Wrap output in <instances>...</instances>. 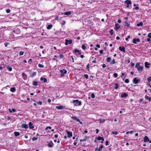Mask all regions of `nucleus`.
<instances>
[{"label":"nucleus","instance_id":"obj_1","mask_svg":"<svg viewBox=\"0 0 151 151\" xmlns=\"http://www.w3.org/2000/svg\"><path fill=\"white\" fill-rule=\"evenodd\" d=\"M73 102L74 103V105L75 106H80L81 104V102L79 101L78 100H74L73 101Z\"/></svg>","mask_w":151,"mask_h":151},{"label":"nucleus","instance_id":"obj_2","mask_svg":"<svg viewBox=\"0 0 151 151\" xmlns=\"http://www.w3.org/2000/svg\"><path fill=\"white\" fill-rule=\"evenodd\" d=\"M60 72L61 73V76L63 77L64 76V74L66 73L67 70L65 69L60 70Z\"/></svg>","mask_w":151,"mask_h":151},{"label":"nucleus","instance_id":"obj_3","mask_svg":"<svg viewBox=\"0 0 151 151\" xmlns=\"http://www.w3.org/2000/svg\"><path fill=\"white\" fill-rule=\"evenodd\" d=\"M65 45H68V44H71L72 43V42L71 40H68L67 39L65 40Z\"/></svg>","mask_w":151,"mask_h":151},{"label":"nucleus","instance_id":"obj_4","mask_svg":"<svg viewBox=\"0 0 151 151\" xmlns=\"http://www.w3.org/2000/svg\"><path fill=\"white\" fill-rule=\"evenodd\" d=\"M66 131L67 132L68 137H70L72 136V132H69L67 130H66Z\"/></svg>","mask_w":151,"mask_h":151},{"label":"nucleus","instance_id":"obj_5","mask_svg":"<svg viewBox=\"0 0 151 151\" xmlns=\"http://www.w3.org/2000/svg\"><path fill=\"white\" fill-rule=\"evenodd\" d=\"M119 49L121 51H123L124 52H125V47H119Z\"/></svg>","mask_w":151,"mask_h":151},{"label":"nucleus","instance_id":"obj_6","mask_svg":"<svg viewBox=\"0 0 151 151\" xmlns=\"http://www.w3.org/2000/svg\"><path fill=\"white\" fill-rule=\"evenodd\" d=\"M140 41V40L139 38H137L136 39L134 38L133 40V42L134 44H135L137 42H139Z\"/></svg>","mask_w":151,"mask_h":151},{"label":"nucleus","instance_id":"obj_7","mask_svg":"<svg viewBox=\"0 0 151 151\" xmlns=\"http://www.w3.org/2000/svg\"><path fill=\"white\" fill-rule=\"evenodd\" d=\"M139 80L137 79L136 78H134L133 80V83L135 84H137L138 83Z\"/></svg>","mask_w":151,"mask_h":151},{"label":"nucleus","instance_id":"obj_8","mask_svg":"<svg viewBox=\"0 0 151 151\" xmlns=\"http://www.w3.org/2000/svg\"><path fill=\"white\" fill-rule=\"evenodd\" d=\"M149 141V139L147 136H145L144 138V142H148Z\"/></svg>","mask_w":151,"mask_h":151},{"label":"nucleus","instance_id":"obj_9","mask_svg":"<svg viewBox=\"0 0 151 151\" xmlns=\"http://www.w3.org/2000/svg\"><path fill=\"white\" fill-rule=\"evenodd\" d=\"M115 29L116 30L118 29L120 27L119 24L118 23H116L115 25Z\"/></svg>","mask_w":151,"mask_h":151},{"label":"nucleus","instance_id":"obj_10","mask_svg":"<svg viewBox=\"0 0 151 151\" xmlns=\"http://www.w3.org/2000/svg\"><path fill=\"white\" fill-rule=\"evenodd\" d=\"M22 128H24L26 129H27L28 128V125L25 124H23L22 125Z\"/></svg>","mask_w":151,"mask_h":151},{"label":"nucleus","instance_id":"obj_11","mask_svg":"<svg viewBox=\"0 0 151 151\" xmlns=\"http://www.w3.org/2000/svg\"><path fill=\"white\" fill-rule=\"evenodd\" d=\"M33 124L31 122H30L29 123V128L30 129H32L34 128V127L32 125Z\"/></svg>","mask_w":151,"mask_h":151},{"label":"nucleus","instance_id":"obj_12","mask_svg":"<svg viewBox=\"0 0 151 151\" xmlns=\"http://www.w3.org/2000/svg\"><path fill=\"white\" fill-rule=\"evenodd\" d=\"M103 146L101 145L100 147L99 148H97L95 149V151H101L102 148H103Z\"/></svg>","mask_w":151,"mask_h":151},{"label":"nucleus","instance_id":"obj_13","mask_svg":"<svg viewBox=\"0 0 151 151\" xmlns=\"http://www.w3.org/2000/svg\"><path fill=\"white\" fill-rule=\"evenodd\" d=\"M40 80L41 81H43V82L45 83L47 82V80L46 78H43L42 77H41L40 78Z\"/></svg>","mask_w":151,"mask_h":151},{"label":"nucleus","instance_id":"obj_14","mask_svg":"<svg viewBox=\"0 0 151 151\" xmlns=\"http://www.w3.org/2000/svg\"><path fill=\"white\" fill-rule=\"evenodd\" d=\"M71 118L74 120H76L77 121H79V119L76 116H74L71 117Z\"/></svg>","mask_w":151,"mask_h":151},{"label":"nucleus","instance_id":"obj_15","mask_svg":"<svg viewBox=\"0 0 151 151\" xmlns=\"http://www.w3.org/2000/svg\"><path fill=\"white\" fill-rule=\"evenodd\" d=\"M143 68V66H140L137 69V70L139 71H142Z\"/></svg>","mask_w":151,"mask_h":151},{"label":"nucleus","instance_id":"obj_16","mask_svg":"<svg viewBox=\"0 0 151 151\" xmlns=\"http://www.w3.org/2000/svg\"><path fill=\"white\" fill-rule=\"evenodd\" d=\"M54 144L52 141H51L48 144V145L50 147H52L53 146Z\"/></svg>","mask_w":151,"mask_h":151},{"label":"nucleus","instance_id":"obj_17","mask_svg":"<svg viewBox=\"0 0 151 151\" xmlns=\"http://www.w3.org/2000/svg\"><path fill=\"white\" fill-rule=\"evenodd\" d=\"M10 91L12 92H14L16 91V88L14 87H12L10 89Z\"/></svg>","mask_w":151,"mask_h":151},{"label":"nucleus","instance_id":"obj_18","mask_svg":"<svg viewBox=\"0 0 151 151\" xmlns=\"http://www.w3.org/2000/svg\"><path fill=\"white\" fill-rule=\"evenodd\" d=\"M128 94L126 93H124L123 94H122L121 95V97L122 98H124V97H127L128 96Z\"/></svg>","mask_w":151,"mask_h":151},{"label":"nucleus","instance_id":"obj_19","mask_svg":"<svg viewBox=\"0 0 151 151\" xmlns=\"http://www.w3.org/2000/svg\"><path fill=\"white\" fill-rule=\"evenodd\" d=\"M125 2L128 5H129V4H131L132 3L130 1L128 0L125 1Z\"/></svg>","mask_w":151,"mask_h":151},{"label":"nucleus","instance_id":"obj_20","mask_svg":"<svg viewBox=\"0 0 151 151\" xmlns=\"http://www.w3.org/2000/svg\"><path fill=\"white\" fill-rule=\"evenodd\" d=\"M150 65V64L148 63L147 62H145V66L147 68H149L150 66H149Z\"/></svg>","mask_w":151,"mask_h":151},{"label":"nucleus","instance_id":"obj_21","mask_svg":"<svg viewBox=\"0 0 151 151\" xmlns=\"http://www.w3.org/2000/svg\"><path fill=\"white\" fill-rule=\"evenodd\" d=\"M14 134L15 136H18L20 135L19 133L17 132H14Z\"/></svg>","mask_w":151,"mask_h":151},{"label":"nucleus","instance_id":"obj_22","mask_svg":"<svg viewBox=\"0 0 151 151\" xmlns=\"http://www.w3.org/2000/svg\"><path fill=\"white\" fill-rule=\"evenodd\" d=\"M64 108V107L62 106H56V108L57 109H61Z\"/></svg>","mask_w":151,"mask_h":151},{"label":"nucleus","instance_id":"obj_23","mask_svg":"<svg viewBox=\"0 0 151 151\" xmlns=\"http://www.w3.org/2000/svg\"><path fill=\"white\" fill-rule=\"evenodd\" d=\"M36 72H33L30 75V76L31 77H33L36 76Z\"/></svg>","mask_w":151,"mask_h":151},{"label":"nucleus","instance_id":"obj_24","mask_svg":"<svg viewBox=\"0 0 151 151\" xmlns=\"http://www.w3.org/2000/svg\"><path fill=\"white\" fill-rule=\"evenodd\" d=\"M64 14L65 15H70L71 14L70 11H68L64 13Z\"/></svg>","mask_w":151,"mask_h":151},{"label":"nucleus","instance_id":"obj_25","mask_svg":"<svg viewBox=\"0 0 151 151\" xmlns=\"http://www.w3.org/2000/svg\"><path fill=\"white\" fill-rule=\"evenodd\" d=\"M9 110L10 113H12V112H15L16 111V110L14 109H9Z\"/></svg>","mask_w":151,"mask_h":151},{"label":"nucleus","instance_id":"obj_26","mask_svg":"<svg viewBox=\"0 0 151 151\" xmlns=\"http://www.w3.org/2000/svg\"><path fill=\"white\" fill-rule=\"evenodd\" d=\"M97 139L98 140H103V141H104V139L103 137H98L97 138Z\"/></svg>","mask_w":151,"mask_h":151},{"label":"nucleus","instance_id":"obj_27","mask_svg":"<svg viewBox=\"0 0 151 151\" xmlns=\"http://www.w3.org/2000/svg\"><path fill=\"white\" fill-rule=\"evenodd\" d=\"M7 69L10 71H12V67L9 66H7Z\"/></svg>","mask_w":151,"mask_h":151},{"label":"nucleus","instance_id":"obj_28","mask_svg":"<svg viewBox=\"0 0 151 151\" xmlns=\"http://www.w3.org/2000/svg\"><path fill=\"white\" fill-rule=\"evenodd\" d=\"M145 97L146 99L149 100V101H151V97H149L147 95L145 96Z\"/></svg>","mask_w":151,"mask_h":151},{"label":"nucleus","instance_id":"obj_29","mask_svg":"<svg viewBox=\"0 0 151 151\" xmlns=\"http://www.w3.org/2000/svg\"><path fill=\"white\" fill-rule=\"evenodd\" d=\"M33 85L35 86H37L38 85V83L36 81H33Z\"/></svg>","mask_w":151,"mask_h":151},{"label":"nucleus","instance_id":"obj_30","mask_svg":"<svg viewBox=\"0 0 151 151\" xmlns=\"http://www.w3.org/2000/svg\"><path fill=\"white\" fill-rule=\"evenodd\" d=\"M143 25V24L142 23V22H140V23L137 24V26H138V27H139V26H142Z\"/></svg>","mask_w":151,"mask_h":151},{"label":"nucleus","instance_id":"obj_31","mask_svg":"<svg viewBox=\"0 0 151 151\" xmlns=\"http://www.w3.org/2000/svg\"><path fill=\"white\" fill-rule=\"evenodd\" d=\"M52 27V25L51 24L49 25L47 27V29H50Z\"/></svg>","mask_w":151,"mask_h":151},{"label":"nucleus","instance_id":"obj_32","mask_svg":"<svg viewBox=\"0 0 151 151\" xmlns=\"http://www.w3.org/2000/svg\"><path fill=\"white\" fill-rule=\"evenodd\" d=\"M115 85V87L114 88L115 89H117L119 87V85L117 83L114 84Z\"/></svg>","mask_w":151,"mask_h":151},{"label":"nucleus","instance_id":"obj_33","mask_svg":"<svg viewBox=\"0 0 151 151\" xmlns=\"http://www.w3.org/2000/svg\"><path fill=\"white\" fill-rule=\"evenodd\" d=\"M111 58L110 57H108L106 59V61L107 62H109L111 60Z\"/></svg>","mask_w":151,"mask_h":151},{"label":"nucleus","instance_id":"obj_34","mask_svg":"<svg viewBox=\"0 0 151 151\" xmlns=\"http://www.w3.org/2000/svg\"><path fill=\"white\" fill-rule=\"evenodd\" d=\"M133 131H128V132H126V134H129V133H130L131 134H132V133H133Z\"/></svg>","mask_w":151,"mask_h":151},{"label":"nucleus","instance_id":"obj_35","mask_svg":"<svg viewBox=\"0 0 151 151\" xmlns=\"http://www.w3.org/2000/svg\"><path fill=\"white\" fill-rule=\"evenodd\" d=\"M115 63H116V62L115 60L114 59H113L112 60V61L111 62V64H115Z\"/></svg>","mask_w":151,"mask_h":151},{"label":"nucleus","instance_id":"obj_36","mask_svg":"<svg viewBox=\"0 0 151 151\" xmlns=\"http://www.w3.org/2000/svg\"><path fill=\"white\" fill-rule=\"evenodd\" d=\"M105 119H100V123L104 122H105Z\"/></svg>","mask_w":151,"mask_h":151},{"label":"nucleus","instance_id":"obj_37","mask_svg":"<svg viewBox=\"0 0 151 151\" xmlns=\"http://www.w3.org/2000/svg\"><path fill=\"white\" fill-rule=\"evenodd\" d=\"M140 65H139V63H137L136 65H135V67L136 68H138V67H139V66H140Z\"/></svg>","mask_w":151,"mask_h":151},{"label":"nucleus","instance_id":"obj_38","mask_svg":"<svg viewBox=\"0 0 151 151\" xmlns=\"http://www.w3.org/2000/svg\"><path fill=\"white\" fill-rule=\"evenodd\" d=\"M109 32L111 35H113L114 34L113 30L112 29L110 30Z\"/></svg>","mask_w":151,"mask_h":151},{"label":"nucleus","instance_id":"obj_39","mask_svg":"<svg viewBox=\"0 0 151 151\" xmlns=\"http://www.w3.org/2000/svg\"><path fill=\"white\" fill-rule=\"evenodd\" d=\"M38 66L41 68H43L44 67V66L43 65L40 64H38Z\"/></svg>","mask_w":151,"mask_h":151},{"label":"nucleus","instance_id":"obj_40","mask_svg":"<svg viewBox=\"0 0 151 151\" xmlns=\"http://www.w3.org/2000/svg\"><path fill=\"white\" fill-rule=\"evenodd\" d=\"M147 80L149 82H150L151 81V76L148 78L147 79Z\"/></svg>","mask_w":151,"mask_h":151},{"label":"nucleus","instance_id":"obj_41","mask_svg":"<svg viewBox=\"0 0 151 151\" xmlns=\"http://www.w3.org/2000/svg\"><path fill=\"white\" fill-rule=\"evenodd\" d=\"M112 134H115V135H117L118 134V133L117 132L115 131V132H112Z\"/></svg>","mask_w":151,"mask_h":151},{"label":"nucleus","instance_id":"obj_42","mask_svg":"<svg viewBox=\"0 0 151 151\" xmlns=\"http://www.w3.org/2000/svg\"><path fill=\"white\" fill-rule=\"evenodd\" d=\"M82 48L83 50H85L86 49V46L84 45H83L82 46Z\"/></svg>","mask_w":151,"mask_h":151},{"label":"nucleus","instance_id":"obj_43","mask_svg":"<svg viewBox=\"0 0 151 151\" xmlns=\"http://www.w3.org/2000/svg\"><path fill=\"white\" fill-rule=\"evenodd\" d=\"M24 51H20V52H19V55H23L24 54Z\"/></svg>","mask_w":151,"mask_h":151},{"label":"nucleus","instance_id":"obj_44","mask_svg":"<svg viewBox=\"0 0 151 151\" xmlns=\"http://www.w3.org/2000/svg\"><path fill=\"white\" fill-rule=\"evenodd\" d=\"M74 52L76 53L78 52H79V50L77 49H75L74 50Z\"/></svg>","mask_w":151,"mask_h":151},{"label":"nucleus","instance_id":"obj_45","mask_svg":"<svg viewBox=\"0 0 151 151\" xmlns=\"http://www.w3.org/2000/svg\"><path fill=\"white\" fill-rule=\"evenodd\" d=\"M84 76L86 78L88 79V75L85 74L84 75Z\"/></svg>","mask_w":151,"mask_h":151},{"label":"nucleus","instance_id":"obj_46","mask_svg":"<svg viewBox=\"0 0 151 151\" xmlns=\"http://www.w3.org/2000/svg\"><path fill=\"white\" fill-rule=\"evenodd\" d=\"M91 97L92 98H94L95 97V96L93 93H92L91 94Z\"/></svg>","mask_w":151,"mask_h":151},{"label":"nucleus","instance_id":"obj_47","mask_svg":"<svg viewBox=\"0 0 151 151\" xmlns=\"http://www.w3.org/2000/svg\"><path fill=\"white\" fill-rule=\"evenodd\" d=\"M64 57V56L63 55H60V59H62V58H63Z\"/></svg>","mask_w":151,"mask_h":151},{"label":"nucleus","instance_id":"obj_48","mask_svg":"<svg viewBox=\"0 0 151 151\" xmlns=\"http://www.w3.org/2000/svg\"><path fill=\"white\" fill-rule=\"evenodd\" d=\"M129 80L128 79H126L125 80V82L127 83H128L129 82Z\"/></svg>","mask_w":151,"mask_h":151},{"label":"nucleus","instance_id":"obj_49","mask_svg":"<svg viewBox=\"0 0 151 151\" xmlns=\"http://www.w3.org/2000/svg\"><path fill=\"white\" fill-rule=\"evenodd\" d=\"M114 76L115 78H116L118 76V75L116 73H115L114 74Z\"/></svg>","mask_w":151,"mask_h":151},{"label":"nucleus","instance_id":"obj_50","mask_svg":"<svg viewBox=\"0 0 151 151\" xmlns=\"http://www.w3.org/2000/svg\"><path fill=\"white\" fill-rule=\"evenodd\" d=\"M37 103L38 104H39V105H42V101H39V102H37Z\"/></svg>","mask_w":151,"mask_h":151},{"label":"nucleus","instance_id":"obj_51","mask_svg":"<svg viewBox=\"0 0 151 151\" xmlns=\"http://www.w3.org/2000/svg\"><path fill=\"white\" fill-rule=\"evenodd\" d=\"M130 38V36L129 35H128L127 37L126 38L125 40L126 41H128V39Z\"/></svg>","mask_w":151,"mask_h":151},{"label":"nucleus","instance_id":"obj_52","mask_svg":"<svg viewBox=\"0 0 151 151\" xmlns=\"http://www.w3.org/2000/svg\"><path fill=\"white\" fill-rule=\"evenodd\" d=\"M37 137H34L32 138V139L34 141V140H37Z\"/></svg>","mask_w":151,"mask_h":151},{"label":"nucleus","instance_id":"obj_53","mask_svg":"<svg viewBox=\"0 0 151 151\" xmlns=\"http://www.w3.org/2000/svg\"><path fill=\"white\" fill-rule=\"evenodd\" d=\"M148 37L149 38H151V33H149L148 35Z\"/></svg>","mask_w":151,"mask_h":151},{"label":"nucleus","instance_id":"obj_54","mask_svg":"<svg viewBox=\"0 0 151 151\" xmlns=\"http://www.w3.org/2000/svg\"><path fill=\"white\" fill-rule=\"evenodd\" d=\"M125 24L126 25V26L127 27H129V24L127 22H125Z\"/></svg>","mask_w":151,"mask_h":151},{"label":"nucleus","instance_id":"obj_55","mask_svg":"<svg viewBox=\"0 0 151 151\" xmlns=\"http://www.w3.org/2000/svg\"><path fill=\"white\" fill-rule=\"evenodd\" d=\"M48 129H51V127H50V126H49V127H46V128H45V129L46 130H47Z\"/></svg>","mask_w":151,"mask_h":151},{"label":"nucleus","instance_id":"obj_56","mask_svg":"<svg viewBox=\"0 0 151 151\" xmlns=\"http://www.w3.org/2000/svg\"><path fill=\"white\" fill-rule=\"evenodd\" d=\"M6 11L7 13H9L10 12V10L9 9H7Z\"/></svg>","mask_w":151,"mask_h":151},{"label":"nucleus","instance_id":"obj_57","mask_svg":"<svg viewBox=\"0 0 151 151\" xmlns=\"http://www.w3.org/2000/svg\"><path fill=\"white\" fill-rule=\"evenodd\" d=\"M8 43L7 42H5L4 43V45L5 47H7L8 45Z\"/></svg>","mask_w":151,"mask_h":151},{"label":"nucleus","instance_id":"obj_58","mask_svg":"<svg viewBox=\"0 0 151 151\" xmlns=\"http://www.w3.org/2000/svg\"><path fill=\"white\" fill-rule=\"evenodd\" d=\"M102 67H103V68H105V67H106V65H105V64H103L102 65Z\"/></svg>","mask_w":151,"mask_h":151},{"label":"nucleus","instance_id":"obj_59","mask_svg":"<svg viewBox=\"0 0 151 151\" xmlns=\"http://www.w3.org/2000/svg\"><path fill=\"white\" fill-rule=\"evenodd\" d=\"M84 137L85 138L83 139L85 140V141H86L87 140V138L88 137L86 136H85Z\"/></svg>","mask_w":151,"mask_h":151},{"label":"nucleus","instance_id":"obj_60","mask_svg":"<svg viewBox=\"0 0 151 151\" xmlns=\"http://www.w3.org/2000/svg\"><path fill=\"white\" fill-rule=\"evenodd\" d=\"M143 100V99H139V102H142Z\"/></svg>","mask_w":151,"mask_h":151},{"label":"nucleus","instance_id":"obj_61","mask_svg":"<svg viewBox=\"0 0 151 151\" xmlns=\"http://www.w3.org/2000/svg\"><path fill=\"white\" fill-rule=\"evenodd\" d=\"M134 63H131V66L132 67H133L134 66Z\"/></svg>","mask_w":151,"mask_h":151},{"label":"nucleus","instance_id":"obj_62","mask_svg":"<svg viewBox=\"0 0 151 151\" xmlns=\"http://www.w3.org/2000/svg\"><path fill=\"white\" fill-rule=\"evenodd\" d=\"M150 38H148L147 39V41L148 42H150L151 41V39H150Z\"/></svg>","mask_w":151,"mask_h":151},{"label":"nucleus","instance_id":"obj_63","mask_svg":"<svg viewBox=\"0 0 151 151\" xmlns=\"http://www.w3.org/2000/svg\"><path fill=\"white\" fill-rule=\"evenodd\" d=\"M86 68L87 69H88L89 68V64H88L86 66Z\"/></svg>","mask_w":151,"mask_h":151},{"label":"nucleus","instance_id":"obj_64","mask_svg":"<svg viewBox=\"0 0 151 151\" xmlns=\"http://www.w3.org/2000/svg\"><path fill=\"white\" fill-rule=\"evenodd\" d=\"M99 52L101 53V54H102L103 53V50H100L99 51Z\"/></svg>","mask_w":151,"mask_h":151}]
</instances>
